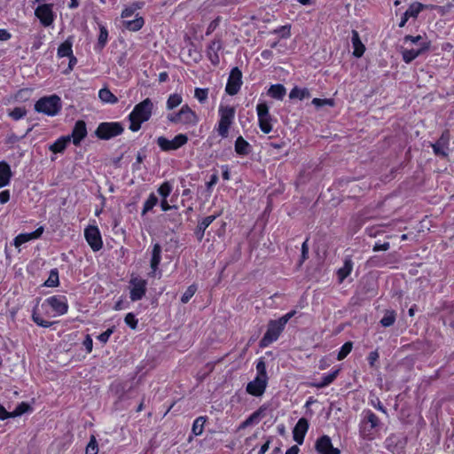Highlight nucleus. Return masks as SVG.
Listing matches in <instances>:
<instances>
[{
    "label": "nucleus",
    "mask_w": 454,
    "mask_h": 454,
    "mask_svg": "<svg viewBox=\"0 0 454 454\" xmlns=\"http://www.w3.org/2000/svg\"><path fill=\"white\" fill-rule=\"evenodd\" d=\"M381 426L380 418L372 410L364 409L358 424L360 438L367 442L374 441L380 435Z\"/></svg>",
    "instance_id": "obj_1"
},
{
    "label": "nucleus",
    "mask_w": 454,
    "mask_h": 454,
    "mask_svg": "<svg viewBox=\"0 0 454 454\" xmlns=\"http://www.w3.org/2000/svg\"><path fill=\"white\" fill-rule=\"evenodd\" d=\"M403 40V43H411L412 44H419L418 49L401 48L400 53L402 55V59L406 64L411 63L419 56L428 51L431 47V42L428 40H423V37L420 35L415 36L406 35Z\"/></svg>",
    "instance_id": "obj_2"
},
{
    "label": "nucleus",
    "mask_w": 454,
    "mask_h": 454,
    "mask_svg": "<svg viewBox=\"0 0 454 454\" xmlns=\"http://www.w3.org/2000/svg\"><path fill=\"white\" fill-rule=\"evenodd\" d=\"M153 107V105L150 98H145L136 105L133 111L129 115L130 121L129 129L134 132L139 130L141 124L150 119Z\"/></svg>",
    "instance_id": "obj_3"
},
{
    "label": "nucleus",
    "mask_w": 454,
    "mask_h": 454,
    "mask_svg": "<svg viewBox=\"0 0 454 454\" xmlns=\"http://www.w3.org/2000/svg\"><path fill=\"white\" fill-rule=\"evenodd\" d=\"M294 311H291L278 320H271L268 325V329L262 340H260V347L266 348L272 342L276 341L280 333L284 330L285 325L294 315Z\"/></svg>",
    "instance_id": "obj_4"
},
{
    "label": "nucleus",
    "mask_w": 454,
    "mask_h": 454,
    "mask_svg": "<svg viewBox=\"0 0 454 454\" xmlns=\"http://www.w3.org/2000/svg\"><path fill=\"white\" fill-rule=\"evenodd\" d=\"M61 109V100L57 95L43 97L40 98L35 105V110L49 116H54Z\"/></svg>",
    "instance_id": "obj_5"
},
{
    "label": "nucleus",
    "mask_w": 454,
    "mask_h": 454,
    "mask_svg": "<svg viewBox=\"0 0 454 454\" xmlns=\"http://www.w3.org/2000/svg\"><path fill=\"white\" fill-rule=\"evenodd\" d=\"M220 120L218 122L217 132L223 138L229 136V129L235 117V109L232 106L219 107Z\"/></svg>",
    "instance_id": "obj_6"
},
{
    "label": "nucleus",
    "mask_w": 454,
    "mask_h": 454,
    "mask_svg": "<svg viewBox=\"0 0 454 454\" xmlns=\"http://www.w3.org/2000/svg\"><path fill=\"white\" fill-rule=\"evenodd\" d=\"M168 120L173 123H181L187 126H195L199 121V117L188 105H184L181 109L172 114L168 115Z\"/></svg>",
    "instance_id": "obj_7"
},
{
    "label": "nucleus",
    "mask_w": 454,
    "mask_h": 454,
    "mask_svg": "<svg viewBox=\"0 0 454 454\" xmlns=\"http://www.w3.org/2000/svg\"><path fill=\"white\" fill-rule=\"evenodd\" d=\"M43 306L50 307L54 312L53 316L65 315L68 310L67 299L65 295H53L48 297L43 303Z\"/></svg>",
    "instance_id": "obj_8"
},
{
    "label": "nucleus",
    "mask_w": 454,
    "mask_h": 454,
    "mask_svg": "<svg viewBox=\"0 0 454 454\" xmlns=\"http://www.w3.org/2000/svg\"><path fill=\"white\" fill-rule=\"evenodd\" d=\"M123 131V128L119 122H102L98 125L96 130V135L101 139H110L114 137Z\"/></svg>",
    "instance_id": "obj_9"
},
{
    "label": "nucleus",
    "mask_w": 454,
    "mask_h": 454,
    "mask_svg": "<svg viewBox=\"0 0 454 454\" xmlns=\"http://www.w3.org/2000/svg\"><path fill=\"white\" fill-rule=\"evenodd\" d=\"M258 122L261 130L269 134L272 130L271 115L269 112V106L265 102L259 103L256 106Z\"/></svg>",
    "instance_id": "obj_10"
},
{
    "label": "nucleus",
    "mask_w": 454,
    "mask_h": 454,
    "mask_svg": "<svg viewBox=\"0 0 454 454\" xmlns=\"http://www.w3.org/2000/svg\"><path fill=\"white\" fill-rule=\"evenodd\" d=\"M188 141V137L184 134L176 135L172 140L165 137L157 138V145L162 151H174L184 145Z\"/></svg>",
    "instance_id": "obj_11"
},
{
    "label": "nucleus",
    "mask_w": 454,
    "mask_h": 454,
    "mask_svg": "<svg viewBox=\"0 0 454 454\" xmlns=\"http://www.w3.org/2000/svg\"><path fill=\"white\" fill-rule=\"evenodd\" d=\"M242 84V73L238 67L231 69L225 90L231 95H236L240 90Z\"/></svg>",
    "instance_id": "obj_12"
},
{
    "label": "nucleus",
    "mask_w": 454,
    "mask_h": 454,
    "mask_svg": "<svg viewBox=\"0 0 454 454\" xmlns=\"http://www.w3.org/2000/svg\"><path fill=\"white\" fill-rule=\"evenodd\" d=\"M85 239L93 251L102 248L103 242L99 230L96 226H89L84 231Z\"/></svg>",
    "instance_id": "obj_13"
},
{
    "label": "nucleus",
    "mask_w": 454,
    "mask_h": 454,
    "mask_svg": "<svg viewBox=\"0 0 454 454\" xmlns=\"http://www.w3.org/2000/svg\"><path fill=\"white\" fill-rule=\"evenodd\" d=\"M314 447L318 454H340V450L333 447L328 435L319 437Z\"/></svg>",
    "instance_id": "obj_14"
},
{
    "label": "nucleus",
    "mask_w": 454,
    "mask_h": 454,
    "mask_svg": "<svg viewBox=\"0 0 454 454\" xmlns=\"http://www.w3.org/2000/svg\"><path fill=\"white\" fill-rule=\"evenodd\" d=\"M132 288L130 289V300L132 301H139L146 293V281L140 278H132L129 281Z\"/></svg>",
    "instance_id": "obj_15"
},
{
    "label": "nucleus",
    "mask_w": 454,
    "mask_h": 454,
    "mask_svg": "<svg viewBox=\"0 0 454 454\" xmlns=\"http://www.w3.org/2000/svg\"><path fill=\"white\" fill-rule=\"evenodd\" d=\"M268 378L256 376V378L250 381L247 386V392L254 396L262 395L267 387Z\"/></svg>",
    "instance_id": "obj_16"
},
{
    "label": "nucleus",
    "mask_w": 454,
    "mask_h": 454,
    "mask_svg": "<svg viewBox=\"0 0 454 454\" xmlns=\"http://www.w3.org/2000/svg\"><path fill=\"white\" fill-rule=\"evenodd\" d=\"M449 137V131L445 130L442 132L440 138L434 144H432V148L435 155L442 158L448 156Z\"/></svg>",
    "instance_id": "obj_17"
},
{
    "label": "nucleus",
    "mask_w": 454,
    "mask_h": 454,
    "mask_svg": "<svg viewBox=\"0 0 454 454\" xmlns=\"http://www.w3.org/2000/svg\"><path fill=\"white\" fill-rule=\"evenodd\" d=\"M43 26L48 27L53 22V13L51 4L39 5L35 12Z\"/></svg>",
    "instance_id": "obj_18"
},
{
    "label": "nucleus",
    "mask_w": 454,
    "mask_h": 454,
    "mask_svg": "<svg viewBox=\"0 0 454 454\" xmlns=\"http://www.w3.org/2000/svg\"><path fill=\"white\" fill-rule=\"evenodd\" d=\"M223 43L220 39L215 38L207 47V54L210 62L216 66L219 64L220 59L218 52L222 50Z\"/></svg>",
    "instance_id": "obj_19"
},
{
    "label": "nucleus",
    "mask_w": 454,
    "mask_h": 454,
    "mask_svg": "<svg viewBox=\"0 0 454 454\" xmlns=\"http://www.w3.org/2000/svg\"><path fill=\"white\" fill-rule=\"evenodd\" d=\"M404 445L405 442L400 440V438L394 434L387 436L385 440L386 448L395 454H400L403 451Z\"/></svg>",
    "instance_id": "obj_20"
},
{
    "label": "nucleus",
    "mask_w": 454,
    "mask_h": 454,
    "mask_svg": "<svg viewBox=\"0 0 454 454\" xmlns=\"http://www.w3.org/2000/svg\"><path fill=\"white\" fill-rule=\"evenodd\" d=\"M43 232V228L39 227L35 231L30 233H20L13 240V245L15 247L19 248L21 245L40 238Z\"/></svg>",
    "instance_id": "obj_21"
},
{
    "label": "nucleus",
    "mask_w": 454,
    "mask_h": 454,
    "mask_svg": "<svg viewBox=\"0 0 454 454\" xmlns=\"http://www.w3.org/2000/svg\"><path fill=\"white\" fill-rule=\"evenodd\" d=\"M354 267V262L350 256H346L343 262V266L338 269L336 271L337 280L339 284L344 282V280L351 274Z\"/></svg>",
    "instance_id": "obj_22"
},
{
    "label": "nucleus",
    "mask_w": 454,
    "mask_h": 454,
    "mask_svg": "<svg viewBox=\"0 0 454 454\" xmlns=\"http://www.w3.org/2000/svg\"><path fill=\"white\" fill-rule=\"evenodd\" d=\"M436 8H439V6L434 4H424L419 2H413L409 5L408 9L404 12L411 18L416 19L422 11L434 10Z\"/></svg>",
    "instance_id": "obj_23"
},
{
    "label": "nucleus",
    "mask_w": 454,
    "mask_h": 454,
    "mask_svg": "<svg viewBox=\"0 0 454 454\" xmlns=\"http://www.w3.org/2000/svg\"><path fill=\"white\" fill-rule=\"evenodd\" d=\"M308 421L305 419H300L293 430L294 440L298 444H301L303 442V439L306 432L308 431Z\"/></svg>",
    "instance_id": "obj_24"
},
{
    "label": "nucleus",
    "mask_w": 454,
    "mask_h": 454,
    "mask_svg": "<svg viewBox=\"0 0 454 454\" xmlns=\"http://www.w3.org/2000/svg\"><path fill=\"white\" fill-rule=\"evenodd\" d=\"M161 261V247L160 244L156 243L153 245L152 249V256L150 261V267L152 270V272L150 273L151 276H155L156 272L159 270V265Z\"/></svg>",
    "instance_id": "obj_25"
},
{
    "label": "nucleus",
    "mask_w": 454,
    "mask_h": 454,
    "mask_svg": "<svg viewBox=\"0 0 454 454\" xmlns=\"http://www.w3.org/2000/svg\"><path fill=\"white\" fill-rule=\"evenodd\" d=\"M87 129L86 124L83 121H76L74 129L72 131L73 143L77 145L86 137Z\"/></svg>",
    "instance_id": "obj_26"
},
{
    "label": "nucleus",
    "mask_w": 454,
    "mask_h": 454,
    "mask_svg": "<svg viewBox=\"0 0 454 454\" xmlns=\"http://www.w3.org/2000/svg\"><path fill=\"white\" fill-rule=\"evenodd\" d=\"M339 372V369H335L327 373L322 374L320 380H314V387L322 388L330 385L337 378Z\"/></svg>",
    "instance_id": "obj_27"
},
{
    "label": "nucleus",
    "mask_w": 454,
    "mask_h": 454,
    "mask_svg": "<svg viewBox=\"0 0 454 454\" xmlns=\"http://www.w3.org/2000/svg\"><path fill=\"white\" fill-rule=\"evenodd\" d=\"M351 42L354 49L353 55L356 58L362 57L365 51V46L361 42L359 34L356 30L352 31Z\"/></svg>",
    "instance_id": "obj_28"
},
{
    "label": "nucleus",
    "mask_w": 454,
    "mask_h": 454,
    "mask_svg": "<svg viewBox=\"0 0 454 454\" xmlns=\"http://www.w3.org/2000/svg\"><path fill=\"white\" fill-rule=\"evenodd\" d=\"M12 177V170L5 161H0V188L9 184Z\"/></svg>",
    "instance_id": "obj_29"
},
{
    "label": "nucleus",
    "mask_w": 454,
    "mask_h": 454,
    "mask_svg": "<svg viewBox=\"0 0 454 454\" xmlns=\"http://www.w3.org/2000/svg\"><path fill=\"white\" fill-rule=\"evenodd\" d=\"M215 219V215H208L204 217L201 222L199 223L195 234L199 240H201L204 237L206 229L214 222Z\"/></svg>",
    "instance_id": "obj_30"
},
{
    "label": "nucleus",
    "mask_w": 454,
    "mask_h": 454,
    "mask_svg": "<svg viewBox=\"0 0 454 454\" xmlns=\"http://www.w3.org/2000/svg\"><path fill=\"white\" fill-rule=\"evenodd\" d=\"M250 147L249 143L241 136L235 141V152L239 155H247L250 153Z\"/></svg>",
    "instance_id": "obj_31"
},
{
    "label": "nucleus",
    "mask_w": 454,
    "mask_h": 454,
    "mask_svg": "<svg viewBox=\"0 0 454 454\" xmlns=\"http://www.w3.org/2000/svg\"><path fill=\"white\" fill-rule=\"evenodd\" d=\"M99 99L105 104H116L118 102V98L115 95H114L108 88H103L98 91Z\"/></svg>",
    "instance_id": "obj_32"
},
{
    "label": "nucleus",
    "mask_w": 454,
    "mask_h": 454,
    "mask_svg": "<svg viewBox=\"0 0 454 454\" xmlns=\"http://www.w3.org/2000/svg\"><path fill=\"white\" fill-rule=\"evenodd\" d=\"M70 142V137H61L56 140L52 145H50V150L55 153H62L68 143Z\"/></svg>",
    "instance_id": "obj_33"
},
{
    "label": "nucleus",
    "mask_w": 454,
    "mask_h": 454,
    "mask_svg": "<svg viewBox=\"0 0 454 454\" xmlns=\"http://www.w3.org/2000/svg\"><path fill=\"white\" fill-rule=\"evenodd\" d=\"M286 93V88L282 84H274L268 90V94L273 98L281 100Z\"/></svg>",
    "instance_id": "obj_34"
},
{
    "label": "nucleus",
    "mask_w": 454,
    "mask_h": 454,
    "mask_svg": "<svg viewBox=\"0 0 454 454\" xmlns=\"http://www.w3.org/2000/svg\"><path fill=\"white\" fill-rule=\"evenodd\" d=\"M108 40V31L107 29L100 25L99 26V35L98 38V43L95 46V50L98 51H100L103 50V48L106 46Z\"/></svg>",
    "instance_id": "obj_35"
},
{
    "label": "nucleus",
    "mask_w": 454,
    "mask_h": 454,
    "mask_svg": "<svg viewBox=\"0 0 454 454\" xmlns=\"http://www.w3.org/2000/svg\"><path fill=\"white\" fill-rule=\"evenodd\" d=\"M144 19L142 17H137L132 20H124L123 26L129 31H138L144 26Z\"/></svg>",
    "instance_id": "obj_36"
},
{
    "label": "nucleus",
    "mask_w": 454,
    "mask_h": 454,
    "mask_svg": "<svg viewBox=\"0 0 454 454\" xmlns=\"http://www.w3.org/2000/svg\"><path fill=\"white\" fill-rule=\"evenodd\" d=\"M310 97V91L309 89H301V88H298V87H294L290 94H289V98L291 99H304V98H309Z\"/></svg>",
    "instance_id": "obj_37"
},
{
    "label": "nucleus",
    "mask_w": 454,
    "mask_h": 454,
    "mask_svg": "<svg viewBox=\"0 0 454 454\" xmlns=\"http://www.w3.org/2000/svg\"><path fill=\"white\" fill-rule=\"evenodd\" d=\"M396 319V313L395 310H387L383 317L380 319V323L384 327H389L393 325Z\"/></svg>",
    "instance_id": "obj_38"
},
{
    "label": "nucleus",
    "mask_w": 454,
    "mask_h": 454,
    "mask_svg": "<svg viewBox=\"0 0 454 454\" xmlns=\"http://www.w3.org/2000/svg\"><path fill=\"white\" fill-rule=\"evenodd\" d=\"M73 54L72 43L69 40H66L62 43L58 49V56L60 58L69 57Z\"/></svg>",
    "instance_id": "obj_39"
},
{
    "label": "nucleus",
    "mask_w": 454,
    "mask_h": 454,
    "mask_svg": "<svg viewBox=\"0 0 454 454\" xmlns=\"http://www.w3.org/2000/svg\"><path fill=\"white\" fill-rule=\"evenodd\" d=\"M59 284V271L57 269H52L50 271L49 278L44 282V286H48V287H55V286H58Z\"/></svg>",
    "instance_id": "obj_40"
},
{
    "label": "nucleus",
    "mask_w": 454,
    "mask_h": 454,
    "mask_svg": "<svg viewBox=\"0 0 454 454\" xmlns=\"http://www.w3.org/2000/svg\"><path fill=\"white\" fill-rule=\"evenodd\" d=\"M206 417L200 416L197 418L192 425V431L195 435H200L203 433Z\"/></svg>",
    "instance_id": "obj_41"
},
{
    "label": "nucleus",
    "mask_w": 454,
    "mask_h": 454,
    "mask_svg": "<svg viewBox=\"0 0 454 454\" xmlns=\"http://www.w3.org/2000/svg\"><path fill=\"white\" fill-rule=\"evenodd\" d=\"M157 203L158 198L155 196L154 193H151L144 204L142 215H145L148 211L152 210L153 207L157 205Z\"/></svg>",
    "instance_id": "obj_42"
},
{
    "label": "nucleus",
    "mask_w": 454,
    "mask_h": 454,
    "mask_svg": "<svg viewBox=\"0 0 454 454\" xmlns=\"http://www.w3.org/2000/svg\"><path fill=\"white\" fill-rule=\"evenodd\" d=\"M352 348H353V343L351 341H347L345 342L340 348L339 352H338V355H337V359L339 361H341L343 360L344 358H346L348 356V355L351 352L352 350Z\"/></svg>",
    "instance_id": "obj_43"
},
{
    "label": "nucleus",
    "mask_w": 454,
    "mask_h": 454,
    "mask_svg": "<svg viewBox=\"0 0 454 454\" xmlns=\"http://www.w3.org/2000/svg\"><path fill=\"white\" fill-rule=\"evenodd\" d=\"M31 410L32 408L27 403L22 402L12 411V418L21 416L26 412L31 411Z\"/></svg>",
    "instance_id": "obj_44"
},
{
    "label": "nucleus",
    "mask_w": 454,
    "mask_h": 454,
    "mask_svg": "<svg viewBox=\"0 0 454 454\" xmlns=\"http://www.w3.org/2000/svg\"><path fill=\"white\" fill-rule=\"evenodd\" d=\"M183 101L181 95L171 94L167 100V108L171 110L178 106Z\"/></svg>",
    "instance_id": "obj_45"
},
{
    "label": "nucleus",
    "mask_w": 454,
    "mask_h": 454,
    "mask_svg": "<svg viewBox=\"0 0 454 454\" xmlns=\"http://www.w3.org/2000/svg\"><path fill=\"white\" fill-rule=\"evenodd\" d=\"M98 445L94 435L90 436V442L86 446L85 454H98Z\"/></svg>",
    "instance_id": "obj_46"
},
{
    "label": "nucleus",
    "mask_w": 454,
    "mask_h": 454,
    "mask_svg": "<svg viewBox=\"0 0 454 454\" xmlns=\"http://www.w3.org/2000/svg\"><path fill=\"white\" fill-rule=\"evenodd\" d=\"M32 319L37 325L42 327H50L52 325V323L43 320L35 310L33 311Z\"/></svg>",
    "instance_id": "obj_47"
},
{
    "label": "nucleus",
    "mask_w": 454,
    "mask_h": 454,
    "mask_svg": "<svg viewBox=\"0 0 454 454\" xmlns=\"http://www.w3.org/2000/svg\"><path fill=\"white\" fill-rule=\"evenodd\" d=\"M325 106H329L333 107L334 106V100L333 98L321 99V98H314V107L318 109Z\"/></svg>",
    "instance_id": "obj_48"
},
{
    "label": "nucleus",
    "mask_w": 454,
    "mask_h": 454,
    "mask_svg": "<svg viewBox=\"0 0 454 454\" xmlns=\"http://www.w3.org/2000/svg\"><path fill=\"white\" fill-rule=\"evenodd\" d=\"M172 191V186L168 182L163 183L158 189L159 194L162 199H167Z\"/></svg>",
    "instance_id": "obj_49"
},
{
    "label": "nucleus",
    "mask_w": 454,
    "mask_h": 454,
    "mask_svg": "<svg viewBox=\"0 0 454 454\" xmlns=\"http://www.w3.org/2000/svg\"><path fill=\"white\" fill-rule=\"evenodd\" d=\"M208 95L207 89L196 88L194 91V97L199 100L200 103H204Z\"/></svg>",
    "instance_id": "obj_50"
},
{
    "label": "nucleus",
    "mask_w": 454,
    "mask_h": 454,
    "mask_svg": "<svg viewBox=\"0 0 454 454\" xmlns=\"http://www.w3.org/2000/svg\"><path fill=\"white\" fill-rule=\"evenodd\" d=\"M195 292L196 287L194 286H190L183 294L181 297V301L183 303H187L190 301V299L194 295Z\"/></svg>",
    "instance_id": "obj_51"
},
{
    "label": "nucleus",
    "mask_w": 454,
    "mask_h": 454,
    "mask_svg": "<svg viewBox=\"0 0 454 454\" xmlns=\"http://www.w3.org/2000/svg\"><path fill=\"white\" fill-rule=\"evenodd\" d=\"M139 8H140V6H139V4H133L132 5L126 7V8L122 11V12H121V17H122V18H124V19H125V18L131 17V16L134 14V12H135L137 9H139Z\"/></svg>",
    "instance_id": "obj_52"
},
{
    "label": "nucleus",
    "mask_w": 454,
    "mask_h": 454,
    "mask_svg": "<svg viewBox=\"0 0 454 454\" xmlns=\"http://www.w3.org/2000/svg\"><path fill=\"white\" fill-rule=\"evenodd\" d=\"M370 404L373 406L377 411L387 415V408L383 405V403L378 397H376L373 400H371Z\"/></svg>",
    "instance_id": "obj_53"
},
{
    "label": "nucleus",
    "mask_w": 454,
    "mask_h": 454,
    "mask_svg": "<svg viewBox=\"0 0 454 454\" xmlns=\"http://www.w3.org/2000/svg\"><path fill=\"white\" fill-rule=\"evenodd\" d=\"M26 110L23 107H15L11 113L10 116L13 120H20L26 115Z\"/></svg>",
    "instance_id": "obj_54"
},
{
    "label": "nucleus",
    "mask_w": 454,
    "mask_h": 454,
    "mask_svg": "<svg viewBox=\"0 0 454 454\" xmlns=\"http://www.w3.org/2000/svg\"><path fill=\"white\" fill-rule=\"evenodd\" d=\"M124 321L127 325H129L131 329H136L137 325V320L136 319L134 314L128 313L125 316Z\"/></svg>",
    "instance_id": "obj_55"
},
{
    "label": "nucleus",
    "mask_w": 454,
    "mask_h": 454,
    "mask_svg": "<svg viewBox=\"0 0 454 454\" xmlns=\"http://www.w3.org/2000/svg\"><path fill=\"white\" fill-rule=\"evenodd\" d=\"M257 376L268 378L266 373V364L262 359H260L256 364Z\"/></svg>",
    "instance_id": "obj_56"
},
{
    "label": "nucleus",
    "mask_w": 454,
    "mask_h": 454,
    "mask_svg": "<svg viewBox=\"0 0 454 454\" xmlns=\"http://www.w3.org/2000/svg\"><path fill=\"white\" fill-rule=\"evenodd\" d=\"M260 415L259 411H255L253 414H251L241 425L240 428H245L246 427L251 425L255 419H258Z\"/></svg>",
    "instance_id": "obj_57"
},
{
    "label": "nucleus",
    "mask_w": 454,
    "mask_h": 454,
    "mask_svg": "<svg viewBox=\"0 0 454 454\" xmlns=\"http://www.w3.org/2000/svg\"><path fill=\"white\" fill-rule=\"evenodd\" d=\"M113 333H114V329L113 328H109L106 331H105L104 333H102L101 334H99L98 336V339L102 343H106Z\"/></svg>",
    "instance_id": "obj_58"
},
{
    "label": "nucleus",
    "mask_w": 454,
    "mask_h": 454,
    "mask_svg": "<svg viewBox=\"0 0 454 454\" xmlns=\"http://www.w3.org/2000/svg\"><path fill=\"white\" fill-rule=\"evenodd\" d=\"M390 247V244L388 242L380 243L376 242L372 247L373 252H379V251H387Z\"/></svg>",
    "instance_id": "obj_59"
},
{
    "label": "nucleus",
    "mask_w": 454,
    "mask_h": 454,
    "mask_svg": "<svg viewBox=\"0 0 454 454\" xmlns=\"http://www.w3.org/2000/svg\"><path fill=\"white\" fill-rule=\"evenodd\" d=\"M380 356L377 350L372 351L367 356V361L371 366H373L375 362L379 359Z\"/></svg>",
    "instance_id": "obj_60"
},
{
    "label": "nucleus",
    "mask_w": 454,
    "mask_h": 454,
    "mask_svg": "<svg viewBox=\"0 0 454 454\" xmlns=\"http://www.w3.org/2000/svg\"><path fill=\"white\" fill-rule=\"evenodd\" d=\"M10 200V192L8 190L0 192V203L5 204Z\"/></svg>",
    "instance_id": "obj_61"
},
{
    "label": "nucleus",
    "mask_w": 454,
    "mask_h": 454,
    "mask_svg": "<svg viewBox=\"0 0 454 454\" xmlns=\"http://www.w3.org/2000/svg\"><path fill=\"white\" fill-rule=\"evenodd\" d=\"M83 346L85 347L88 353L91 352L93 341H92V339L89 335H87L86 339L84 340Z\"/></svg>",
    "instance_id": "obj_62"
},
{
    "label": "nucleus",
    "mask_w": 454,
    "mask_h": 454,
    "mask_svg": "<svg viewBox=\"0 0 454 454\" xmlns=\"http://www.w3.org/2000/svg\"><path fill=\"white\" fill-rule=\"evenodd\" d=\"M8 418H12V412H9L5 408L0 404V419L4 420Z\"/></svg>",
    "instance_id": "obj_63"
},
{
    "label": "nucleus",
    "mask_w": 454,
    "mask_h": 454,
    "mask_svg": "<svg viewBox=\"0 0 454 454\" xmlns=\"http://www.w3.org/2000/svg\"><path fill=\"white\" fill-rule=\"evenodd\" d=\"M270 442H271L270 438H268L267 441L265 442V443L263 445H262L258 454H265L270 448Z\"/></svg>",
    "instance_id": "obj_64"
}]
</instances>
